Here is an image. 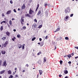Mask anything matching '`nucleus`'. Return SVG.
Masks as SVG:
<instances>
[{"instance_id":"obj_1","label":"nucleus","mask_w":78,"mask_h":78,"mask_svg":"<svg viewBox=\"0 0 78 78\" xmlns=\"http://www.w3.org/2000/svg\"><path fill=\"white\" fill-rule=\"evenodd\" d=\"M70 11V8L68 7L66 9H65V12H66V14H67V12H69Z\"/></svg>"},{"instance_id":"obj_2","label":"nucleus","mask_w":78,"mask_h":78,"mask_svg":"<svg viewBox=\"0 0 78 78\" xmlns=\"http://www.w3.org/2000/svg\"><path fill=\"white\" fill-rule=\"evenodd\" d=\"M23 18H24V16H22L21 18V23L22 25H23V22H24V19Z\"/></svg>"},{"instance_id":"obj_3","label":"nucleus","mask_w":78,"mask_h":78,"mask_svg":"<svg viewBox=\"0 0 78 78\" xmlns=\"http://www.w3.org/2000/svg\"><path fill=\"white\" fill-rule=\"evenodd\" d=\"M34 12V11L32 10L31 8L30 9L29 11V14H30V15H31V14H33V13Z\"/></svg>"},{"instance_id":"obj_4","label":"nucleus","mask_w":78,"mask_h":78,"mask_svg":"<svg viewBox=\"0 0 78 78\" xmlns=\"http://www.w3.org/2000/svg\"><path fill=\"white\" fill-rule=\"evenodd\" d=\"M7 65V63H6V60H5L3 62L2 66H5V67H6Z\"/></svg>"},{"instance_id":"obj_5","label":"nucleus","mask_w":78,"mask_h":78,"mask_svg":"<svg viewBox=\"0 0 78 78\" xmlns=\"http://www.w3.org/2000/svg\"><path fill=\"white\" fill-rule=\"evenodd\" d=\"M8 44V41H6L5 43V44H4V47H5L7 45V44Z\"/></svg>"},{"instance_id":"obj_6","label":"nucleus","mask_w":78,"mask_h":78,"mask_svg":"<svg viewBox=\"0 0 78 78\" xmlns=\"http://www.w3.org/2000/svg\"><path fill=\"white\" fill-rule=\"evenodd\" d=\"M25 16L26 17H30V18L31 17V15H30L29 13V14L27 13V14H26L25 15Z\"/></svg>"},{"instance_id":"obj_7","label":"nucleus","mask_w":78,"mask_h":78,"mask_svg":"<svg viewBox=\"0 0 78 78\" xmlns=\"http://www.w3.org/2000/svg\"><path fill=\"white\" fill-rule=\"evenodd\" d=\"M5 72V70L1 71L0 72V75H2V74L4 73Z\"/></svg>"},{"instance_id":"obj_8","label":"nucleus","mask_w":78,"mask_h":78,"mask_svg":"<svg viewBox=\"0 0 78 78\" xmlns=\"http://www.w3.org/2000/svg\"><path fill=\"white\" fill-rule=\"evenodd\" d=\"M18 47L19 48H21L22 47V45L21 44H19L18 45Z\"/></svg>"},{"instance_id":"obj_9","label":"nucleus","mask_w":78,"mask_h":78,"mask_svg":"<svg viewBox=\"0 0 78 78\" xmlns=\"http://www.w3.org/2000/svg\"><path fill=\"white\" fill-rule=\"evenodd\" d=\"M39 4H38L37 5V8L35 10V12H37V9H39Z\"/></svg>"},{"instance_id":"obj_10","label":"nucleus","mask_w":78,"mask_h":78,"mask_svg":"<svg viewBox=\"0 0 78 78\" xmlns=\"http://www.w3.org/2000/svg\"><path fill=\"white\" fill-rule=\"evenodd\" d=\"M22 9H24L26 8V7L25 6V5L23 4V6L22 7Z\"/></svg>"},{"instance_id":"obj_11","label":"nucleus","mask_w":78,"mask_h":78,"mask_svg":"<svg viewBox=\"0 0 78 78\" xmlns=\"http://www.w3.org/2000/svg\"><path fill=\"white\" fill-rule=\"evenodd\" d=\"M40 75H41L42 74V70H39Z\"/></svg>"},{"instance_id":"obj_12","label":"nucleus","mask_w":78,"mask_h":78,"mask_svg":"<svg viewBox=\"0 0 78 78\" xmlns=\"http://www.w3.org/2000/svg\"><path fill=\"white\" fill-rule=\"evenodd\" d=\"M1 53L2 55H5L6 53V51H1Z\"/></svg>"},{"instance_id":"obj_13","label":"nucleus","mask_w":78,"mask_h":78,"mask_svg":"<svg viewBox=\"0 0 78 78\" xmlns=\"http://www.w3.org/2000/svg\"><path fill=\"white\" fill-rule=\"evenodd\" d=\"M6 34L8 36H10V33L8 31L6 32Z\"/></svg>"},{"instance_id":"obj_14","label":"nucleus","mask_w":78,"mask_h":78,"mask_svg":"<svg viewBox=\"0 0 78 78\" xmlns=\"http://www.w3.org/2000/svg\"><path fill=\"white\" fill-rule=\"evenodd\" d=\"M11 13V10H9L7 12L6 14H9Z\"/></svg>"},{"instance_id":"obj_15","label":"nucleus","mask_w":78,"mask_h":78,"mask_svg":"<svg viewBox=\"0 0 78 78\" xmlns=\"http://www.w3.org/2000/svg\"><path fill=\"white\" fill-rule=\"evenodd\" d=\"M43 60H44L43 61L44 62H45L46 61H47L46 60H47V58H46V57H44L43 58Z\"/></svg>"},{"instance_id":"obj_16","label":"nucleus","mask_w":78,"mask_h":78,"mask_svg":"<svg viewBox=\"0 0 78 78\" xmlns=\"http://www.w3.org/2000/svg\"><path fill=\"white\" fill-rule=\"evenodd\" d=\"M7 72H8V74H9V75H10L12 73L11 71L10 70H9V71H8Z\"/></svg>"},{"instance_id":"obj_17","label":"nucleus","mask_w":78,"mask_h":78,"mask_svg":"<svg viewBox=\"0 0 78 78\" xmlns=\"http://www.w3.org/2000/svg\"><path fill=\"white\" fill-rule=\"evenodd\" d=\"M64 72L65 74H67V73H68V71L67 70H64Z\"/></svg>"},{"instance_id":"obj_18","label":"nucleus","mask_w":78,"mask_h":78,"mask_svg":"<svg viewBox=\"0 0 78 78\" xmlns=\"http://www.w3.org/2000/svg\"><path fill=\"white\" fill-rule=\"evenodd\" d=\"M59 30H60V28H58L55 31H54V32L55 33L56 32H57V31H59Z\"/></svg>"},{"instance_id":"obj_19","label":"nucleus","mask_w":78,"mask_h":78,"mask_svg":"<svg viewBox=\"0 0 78 78\" xmlns=\"http://www.w3.org/2000/svg\"><path fill=\"white\" fill-rule=\"evenodd\" d=\"M66 19L65 20V21H67L68 20V19H69V16H66Z\"/></svg>"},{"instance_id":"obj_20","label":"nucleus","mask_w":78,"mask_h":78,"mask_svg":"<svg viewBox=\"0 0 78 78\" xmlns=\"http://www.w3.org/2000/svg\"><path fill=\"white\" fill-rule=\"evenodd\" d=\"M6 39V37H3V38H2V39L3 40V41H5V39Z\"/></svg>"},{"instance_id":"obj_21","label":"nucleus","mask_w":78,"mask_h":78,"mask_svg":"<svg viewBox=\"0 0 78 78\" xmlns=\"http://www.w3.org/2000/svg\"><path fill=\"white\" fill-rule=\"evenodd\" d=\"M41 10H39L37 14V15H39L40 14H41Z\"/></svg>"},{"instance_id":"obj_22","label":"nucleus","mask_w":78,"mask_h":78,"mask_svg":"<svg viewBox=\"0 0 78 78\" xmlns=\"http://www.w3.org/2000/svg\"><path fill=\"white\" fill-rule=\"evenodd\" d=\"M13 37V38H12V40L13 41H14L15 39H16V38L15 37Z\"/></svg>"},{"instance_id":"obj_23","label":"nucleus","mask_w":78,"mask_h":78,"mask_svg":"<svg viewBox=\"0 0 78 78\" xmlns=\"http://www.w3.org/2000/svg\"><path fill=\"white\" fill-rule=\"evenodd\" d=\"M3 26H2L1 27L0 30H1L2 31L3 30Z\"/></svg>"},{"instance_id":"obj_24","label":"nucleus","mask_w":78,"mask_h":78,"mask_svg":"<svg viewBox=\"0 0 78 78\" xmlns=\"http://www.w3.org/2000/svg\"><path fill=\"white\" fill-rule=\"evenodd\" d=\"M32 27H34L35 28L36 27V24H34L33 25Z\"/></svg>"},{"instance_id":"obj_25","label":"nucleus","mask_w":78,"mask_h":78,"mask_svg":"<svg viewBox=\"0 0 78 78\" xmlns=\"http://www.w3.org/2000/svg\"><path fill=\"white\" fill-rule=\"evenodd\" d=\"M67 55V57L69 58H71V57H72V55Z\"/></svg>"},{"instance_id":"obj_26","label":"nucleus","mask_w":78,"mask_h":78,"mask_svg":"<svg viewBox=\"0 0 78 78\" xmlns=\"http://www.w3.org/2000/svg\"><path fill=\"white\" fill-rule=\"evenodd\" d=\"M40 54H42V52H41V51H40V52H38L37 54V55H39Z\"/></svg>"},{"instance_id":"obj_27","label":"nucleus","mask_w":78,"mask_h":78,"mask_svg":"<svg viewBox=\"0 0 78 78\" xmlns=\"http://www.w3.org/2000/svg\"><path fill=\"white\" fill-rule=\"evenodd\" d=\"M9 24H10V25H12V21H11V20H10L9 21Z\"/></svg>"},{"instance_id":"obj_28","label":"nucleus","mask_w":78,"mask_h":78,"mask_svg":"<svg viewBox=\"0 0 78 78\" xmlns=\"http://www.w3.org/2000/svg\"><path fill=\"white\" fill-rule=\"evenodd\" d=\"M44 41H42L41 42V46H43V45H44Z\"/></svg>"},{"instance_id":"obj_29","label":"nucleus","mask_w":78,"mask_h":78,"mask_svg":"<svg viewBox=\"0 0 78 78\" xmlns=\"http://www.w3.org/2000/svg\"><path fill=\"white\" fill-rule=\"evenodd\" d=\"M13 78V76H12V75H10V76L9 77V78Z\"/></svg>"},{"instance_id":"obj_30","label":"nucleus","mask_w":78,"mask_h":78,"mask_svg":"<svg viewBox=\"0 0 78 78\" xmlns=\"http://www.w3.org/2000/svg\"><path fill=\"white\" fill-rule=\"evenodd\" d=\"M59 62H60L61 65H62V62H62V61L60 60Z\"/></svg>"},{"instance_id":"obj_31","label":"nucleus","mask_w":78,"mask_h":78,"mask_svg":"<svg viewBox=\"0 0 78 78\" xmlns=\"http://www.w3.org/2000/svg\"><path fill=\"white\" fill-rule=\"evenodd\" d=\"M23 30H26V27L24 26L23 27Z\"/></svg>"},{"instance_id":"obj_32","label":"nucleus","mask_w":78,"mask_h":78,"mask_svg":"<svg viewBox=\"0 0 78 78\" xmlns=\"http://www.w3.org/2000/svg\"><path fill=\"white\" fill-rule=\"evenodd\" d=\"M35 39H36V37H34L32 39V41H34V40H35Z\"/></svg>"},{"instance_id":"obj_33","label":"nucleus","mask_w":78,"mask_h":78,"mask_svg":"<svg viewBox=\"0 0 78 78\" xmlns=\"http://www.w3.org/2000/svg\"><path fill=\"white\" fill-rule=\"evenodd\" d=\"M17 37L18 38H19V37H20V34L17 35Z\"/></svg>"},{"instance_id":"obj_34","label":"nucleus","mask_w":78,"mask_h":78,"mask_svg":"<svg viewBox=\"0 0 78 78\" xmlns=\"http://www.w3.org/2000/svg\"><path fill=\"white\" fill-rule=\"evenodd\" d=\"M42 27V25H40L39 27H38V28H41V27Z\"/></svg>"},{"instance_id":"obj_35","label":"nucleus","mask_w":78,"mask_h":78,"mask_svg":"<svg viewBox=\"0 0 78 78\" xmlns=\"http://www.w3.org/2000/svg\"><path fill=\"white\" fill-rule=\"evenodd\" d=\"M34 21L35 22H36V23H37V20H36V19H35L34 20Z\"/></svg>"},{"instance_id":"obj_36","label":"nucleus","mask_w":78,"mask_h":78,"mask_svg":"<svg viewBox=\"0 0 78 78\" xmlns=\"http://www.w3.org/2000/svg\"><path fill=\"white\" fill-rule=\"evenodd\" d=\"M10 3H11V4H12V3H13V2H12V0H10Z\"/></svg>"},{"instance_id":"obj_37","label":"nucleus","mask_w":78,"mask_h":78,"mask_svg":"<svg viewBox=\"0 0 78 78\" xmlns=\"http://www.w3.org/2000/svg\"><path fill=\"white\" fill-rule=\"evenodd\" d=\"M65 39L66 40H68V39H69V37H65Z\"/></svg>"},{"instance_id":"obj_38","label":"nucleus","mask_w":78,"mask_h":78,"mask_svg":"<svg viewBox=\"0 0 78 78\" xmlns=\"http://www.w3.org/2000/svg\"><path fill=\"white\" fill-rule=\"evenodd\" d=\"M5 23V21H4L2 22L1 23V24H2V23Z\"/></svg>"},{"instance_id":"obj_39","label":"nucleus","mask_w":78,"mask_h":78,"mask_svg":"<svg viewBox=\"0 0 78 78\" xmlns=\"http://www.w3.org/2000/svg\"><path fill=\"white\" fill-rule=\"evenodd\" d=\"M24 48H25V47L23 45L22 46V49H23H23H24Z\"/></svg>"},{"instance_id":"obj_40","label":"nucleus","mask_w":78,"mask_h":78,"mask_svg":"<svg viewBox=\"0 0 78 78\" xmlns=\"http://www.w3.org/2000/svg\"><path fill=\"white\" fill-rule=\"evenodd\" d=\"M25 67H29V65L28 64H26L25 66Z\"/></svg>"},{"instance_id":"obj_41","label":"nucleus","mask_w":78,"mask_h":78,"mask_svg":"<svg viewBox=\"0 0 78 78\" xmlns=\"http://www.w3.org/2000/svg\"><path fill=\"white\" fill-rule=\"evenodd\" d=\"M48 38V36H46L45 38V39H47Z\"/></svg>"},{"instance_id":"obj_42","label":"nucleus","mask_w":78,"mask_h":78,"mask_svg":"<svg viewBox=\"0 0 78 78\" xmlns=\"http://www.w3.org/2000/svg\"><path fill=\"white\" fill-rule=\"evenodd\" d=\"M13 11H14V12H16V9H14L13 10Z\"/></svg>"},{"instance_id":"obj_43","label":"nucleus","mask_w":78,"mask_h":78,"mask_svg":"<svg viewBox=\"0 0 78 78\" xmlns=\"http://www.w3.org/2000/svg\"><path fill=\"white\" fill-rule=\"evenodd\" d=\"M47 6V4H44V6H45V7H46Z\"/></svg>"},{"instance_id":"obj_44","label":"nucleus","mask_w":78,"mask_h":78,"mask_svg":"<svg viewBox=\"0 0 78 78\" xmlns=\"http://www.w3.org/2000/svg\"><path fill=\"white\" fill-rule=\"evenodd\" d=\"M71 55L72 56H73L74 55V52H73L72 53Z\"/></svg>"},{"instance_id":"obj_45","label":"nucleus","mask_w":78,"mask_h":78,"mask_svg":"<svg viewBox=\"0 0 78 78\" xmlns=\"http://www.w3.org/2000/svg\"><path fill=\"white\" fill-rule=\"evenodd\" d=\"M68 63H69V64H71L72 63V62L70 61H69V62H68Z\"/></svg>"},{"instance_id":"obj_46","label":"nucleus","mask_w":78,"mask_h":78,"mask_svg":"<svg viewBox=\"0 0 78 78\" xmlns=\"http://www.w3.org/2000/svg\"><path fill=\"white\" fill-rule=\"evenodd\" d=\"M73 16V14H71L70 15V17H72Z\"/></svg>"},{"instance_id":"obj_47","label":"nucleus","mask_w":78,"mask_h":78,"mask_svg":"<svg viewBox=\"0 0 78 78\" xmlns=\"http://www.w3.org/2000/svg\"><path fill=\"white\" fill-rule=\"evenodd\" d=\"M75 48L76 49H78V47H75Z\"/></svg>"},{"instance_id":"obj_48","label":"nucleus","mask_w":78,"mask_h":78,"mask_svg":"<svg viewBox=\"0 0 78 78\" xmlns=\"http://www.w3.org/2000/svg\"><path fill=\"white\" fill-rule=\"evenodd\" d=\"M2 16L3 17H4L5 16V15H4V14L2 13Z\"/></svg>"},{"instance_id":"obj_49","label":"nucleus","mask_w":78,"mask_h":78,"mask_svg":"<svg viewBox=\"0 0 78 78\" xmlns=\"http://www.w3.org/2000/svg\"><path fill=\"white\" fill-rule=\"evenodd\" d=\"M39 40H40V41H42V38H39Z\"/></svg>"},{"instance_id":"obj_50","label":"nucleus","mask_w":78,"mask_h":78,"mask_svg":"<svg viewBox=\"0 0 78 78\" xmlns=\"http://www.w3.org/2000/svg\"><path fill=\"white\" fill-rule=\"evenodd\" d=\"M61 76H62V75L60 74L59 75V77H61Z\"/></svg>"},{"instance_id":"obj_51","label":"nucleus","mask_w":78,"mask_h":78,"mask_svg":"<svg viewBox=\"0 0 78 78\" xmlns=\"http://www.w3.org/2000/svg\"><path fill=\"white\" fill-rule=\"evenodd\" d=\"M77 58H78V56L77 57H75V59H77Z\"/></svg>"},{"instance_id":"obj_52","label":"nucleus","mask_w":78,"mask_h":78,"mask_svg":"<svg viewBox=\"0 0 78 78\" xmlns=\"http://www.w3.org/2000/svg\"><path fill=\"white\" fill-rule=\"evenodd\" d=\"M12 20H15V19L14 18H12Z\"/></svg>"},{"instance_id":"obj_53","label":"nucleus","mask_w":78,"mask_h":78,"mask_svg":"<svg viewBox=\"0 0 78 78\" xmlns=\"http://www.w3.org/2000/svg\"><path fill=\"white\" fill-rule=\"evenodd\" d=\"M13 31L14 32H16V29H14L13 30Z\"/></svg>"},{"instance_id":"obj_54","label":"nucleus","mask_w":78,"mask_h":78,"mask_svg":"<svg viewBox=\"0 0 78 78\" xmlns=\"http://www.w3.org/2000/svg\"><path fill=\"white\" fill-rule=\"evenodd\" d=\"M67 55H65V56H64V57L65 58H66V57H67Z\"/></svg>"},{"instance_id":"obj_55","label":"nucleus","mask_w":78,"mask_h":78,"mask_svg":"<svg viewBox=\"0 0 78 78\" xmlns=\"http://www.w3.org/2000/svg\"><path fill=\"white\" fill-rule=\"evenodd\" d=\"M15 76H16V77H18V75H16Z\"/></svg>"},{"instance_id":"obj_56","label":"nucleus","mask_w":78,"mask_h":78,"mask_svg":"<svg viewBox=\"0 0 78 78\" xmlns=\"http://www.w3.org/2000/svg\"><path fill=\"white\" fill-rule=\"evenodd\" d=\"M38 77H39V74H38L37 75V78H38Z\"/></svg>"},{"instance_id":"obj_57","label":"nucleus","mask_w":78,"mask_h":78,"mask_svg":"<svg viewBox=\"0 0 78 78\" xmlns=\"http://www.w3.org/2000/svg\"><path fill=\"white\" fill-rule=\"evenodd\" d=\"M18 11H20V8H18Z\"/></svg>"},{"instance_id":"obj_58","label":"nucleus","mask_w":78,"mask_h":78,"mask_svg":"<svg viewBox=\"0 0 78 78\" xmlns=\"http://www.w3.org/2000/svg\"><path fill=\"white\" fill-rule=\"evenodd\" d=\"M25 72V70H23V72Z\"/></svg>"},{"instance_id":"obj_59","label":"nucleus","mask_w":78,"mask_h":78,"mask_svg":"<svg viewBox=\"0 0 78 78\" xmlns=\"http://www.w3.org/2000/svg\"><path fill=\"white\" fill-rule=\"evenodd\" d=\"M15 70H17V68H15Z\"/></svg>"},{"instance_id":"obj_60","label":"nucleus","mask_w":78,"mask_h":78,"mask_svg":"<svg viewBox=\"0 0 78 78\" xmlns=\"http://www.w3.org/2000/svg\"><path fill=\"white\" fill-rule=\"evenodd\" d=\"M38 44H39V45H41V43H38Z\"/></svg>"},{"instance_id":"obj_61","label":"nucleus","mask_w":78,"mask_h":78,"mask_svg":"<svg viewBox=\"0 0 78 78\" xmlns=\"http://www.w3.org/2000/svg\"><path fill=\"white\" fill-rule=\"evenodd\" d=\"M65 78H68V77H67V76H66Z\"/></svg>"},{"instance_id":"obj_62","label":"nucleus","mask_w":78,"mask_h":78,"mask_svg":"<svg viewBox=\"0 0 78 78\" xmlns=\"http://www.w3.org/2000/svg\"><path fill=\"white\" fill-rule=\"evenodd\" d=\"M46 30H45L44 31V33H46Z\"/></svg>"},{"instance_id":"obj_63","label":"nucleus","mask_w":78,"mask_h":78,"mask_svg":"<svg viewBox=\"0 0 78 78\" xmlns=\"http://www.w3.org/2000/svg\"><path fill=\"white\" fill-rule=\"evenodd\" d=\"M55 49H56V46H55Z\"/></svg>"},{"instance_id":"obj_64","label":"nucleus","mask_w":78,"mask_h":78,"mask_svg":"<svg viewBox=\"0 0 78 78\" xmlns=\"http://www.w3.org/2000/svg\"><path fill=\"white\" fill-rule=\"evenodd\" d=\"M27 26H28V25H29V24H28V23H27Z\"/></svg>"}]
</instances>
